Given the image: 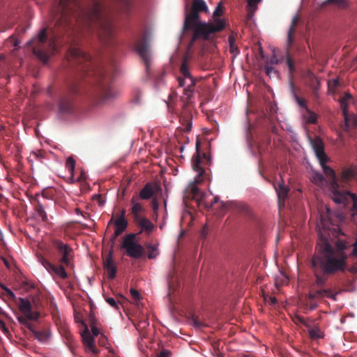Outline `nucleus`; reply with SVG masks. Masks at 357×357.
<instances>
[{
  "instance_id": "nucleus-3",
  "label": "nucleus",
  "mask_w": 357,
  "mask_h": 357,
  "mask_svg": "<svg viewBox=\"0 0 357 357\" xmlns=\"http://www.w3.org/2000/svg\"><path fill=\"white\" fill-rule=\"evenodd\" d=\"M207 11L208 8L204 0H193L190 11L188 10V6L185 7L183 30V31L192 29L194 31L188 45L189 50L192 48L197 39L202 38L204 40H208L210 39L211 34L219 32L225 28V22L220 19L215 20V23L202 22L200 20L199 13Z\"/></svg>"
},
{
  "instance_id": "nucleus-49",
  "label": "nucleus",
  "mask_w": 357,
  "mask_h": 357,
  "mask_svg": "<svg viewBox=\"0 0 357 357\" xmlns=\"http://www.w3.org/2000/svg\"><path fill=\"white\" fill-rule=\"evenodd\" d=\"M171 352L166 349H162L160 351V353L158 354L157 357H169L171 356Z\"/></svg>"
},
{
  "instance_id": "nucleus-30",
  "label": "nucleus",
  "mask_w": 357,
  "mask_h": 357,
  "mask_svg": "<svg viewBox=\"0 0 357 357\" xmlns=\"http://www.w3.org/2000/svg\"><path fill=\"white\" fill-rule=\"evenodd\" d=\"M148 250V258L150 259H155L158 255L159 251L158 249V245L147 244L146 245Z\"/></svg>"
},
{
  "instance_id": "nucleus-4",
  "label": "nucleus",
  "mask_w": 357,
  "mask_h": 357,
  "mask_svg": "<svg viewBox=\"0 0 357 357\" xmlns=\"http://www.w3.org/2000/svg\"><path fill=\"white\" fill-rule=\"evenodd\" d=\"M68 59L72 65H77L82 76L95 77L104 86L102 98L104 100H109L113 96L110 87L105 86L106 83L110 82L113 77V73L108 71L105 68L98 67L91 60L89 54L84 52L80 47L71 45L68 50Z\"/></svg>"
},
{
  "instance_id": "nucleus-12",
  "label": "nucleus",
  "mask_w": 357,
  "mask_h": 357,
  "mask_svg": "<svg viewBox=\"0 0 357 357\" xmlns=\"http://www.w3.org/2000/svg\"><path fill=\"white\" fill-rule=\"evenodd\" d=\"M211 163V158L206 153L201 154L199 149V142L196 143V153L192 156L191 165L194 171L197 172L199 176H203L205 173L206 166H210Z\"/></svg>"
},
{
  "instance_id": "nucleus-44",
  "label": "nucleus",
  "mask_w": 357,
  "mask_h": 357,
  "mask_svg": "<svg viewBox=\"0 0 357 357\" xmlns=\"http://www.w3.org/2000/svg\"><path fill=\"white\" fill-rule=\"evenodd\" d=\"M296 319L297 322L304 325L307 328H310V324L304 317L297 315V316H296Z\"/></svg>"
},
{
  "instance_id": "nucleus-7",
  "label": "nucleus",
  "mask_w": 357,
  "mask_h": 357,
  "mask_svg": "<svg viewBox=\"0 0 357 357\" xmlns=\"http://www.w3.org/2000/svg\"><path fill=\"white\" fill-rule=\"evenodd\" d=\"M327 162L320 163L324 173L328 178L329 189L331 193L332 199L337 204H342L344 206H348L352 203L353 206V216L355 215L357 211V197L355 194L351 193L347 190L341 188L338 183L335 171L326 165Z\"/></svg>"
},
{
  "instance_id": "nucleus-41",
  "label": "nucleus",
  "mask_w": 357,
  "mask_h": 357,
  "mask_svg": "<svg viewBox=\"0 0 357 357\" xmlns=\"http://www.w3.org/2000/svg\"><path fill=\"white\" fill-rule=\"evenodd\" d=\"M0 287H1L6 292L7 296L10 299H14L15 298V294L10 289L2 284L1 282Z\"/></svg>"
},
{
  "instance_id": "nucleus-34",
  "label": "nucleus",
  "mask_w": 357,
  "mask_h": 357,
  "mask_svg": "<svg viewBox=\"0 0 357 357\" xmlns=\"http://www.w3.org/2000/svg\"><path fill=\"white\" fill-rule=\"evenodd\" d=\"M149 326V322L148 318L144 316H142L139 321H138L137 328L138 330H144L146 328Z\"/></svg>"
},
{
  "instance_id": "nucleus-40",
  "label": "nucleus",
  "mask_w": 357,
  "mask_h": 357,
  "mask_svg": "<svg viewBox=\"0 0 357 357\" xmlns=\"http://www.w3.org/2000/svg\"><path fill=\"white\" fill-rule=\"evenodd\" d=\"M151 205V207H152V209H153L154 213L157 215H158V208H159V204H158V199L155 198V197H153L152 199Z\"/></svg>"
},
{
  "instance_id": "nucleus-39",
  "label": "nucleus",
  "mask_w": 357,
  "mask_h": 357,
  "mask_svg": "<svg viewBox=\"0 0 357 357\" xmlns=\"http://www.w3.org/2000/svg\"><path fill=\"white\" fill-rule=\"evenodd\" d=\"M307 112L308 113V116L307 117V121L308 123H314L317 121V115L314 112L310 111L309 109H307Z\"/></svg>"
},
{
  "instance_id": "nucleus-37",
  "label": "nucleus",
  "mask_w": 357,
  "mask_h": 357,
  "mask_svg": "<svg viewBox=\"0 0 357 357\" xmlns=\"http://www.w3.org/2000/svg\"><path fill=\"white\" fill-rule=\"evenodd\" d=\"M167 104L168 109L170 112L176 113V114L178 113V109L175 107V103L174 102L172 95L169 96V100Z\"/></svg>"
},
{
  "instance_id": "nucleus-60",
  "label": "nucleus",
  "mask_w": 357,
  "mask_h": 357,
  "mask_svg": "<svg viewBox=\"0 0 357 357\" xmlns=\"http://www.w3.org/2000/svg\"><path fill=\"white\" fill-rule=\"evenodd\" d=\"M3 262H4V264H5L8 268H9V263H8V260H7V259H3Z\"/></svg>"
},
{
  "instance_id": "nucleus-23",
  "label": "nucleus",
  "mask_w": 357,
  "mask_h": 357,
  "mask_svg": "<svg viewBox=\"0 0 357 357\" xmlns=\"http://www.w3.org/2000/svg\"><path fill=\"white\" fill-rule=\"evenodd\" d=\"M134 221L142 229L139 234L144 231L146 234H149L154 228V225L145 217H140Z\"/></svg>"
},
{
  "instance_id": "nucleus-45",
  "label": "nucleus",
  "mask_w": 357,
  "mask_h": 357,
  "mask_svg": "<svg viewBox=\"0 0 357 357\" xmlns=\"http://www.w3.org/2000/svg\"><path fill=\"white\" fill-rule=\"evenodd\" d=\"M265 72H266V74L270 77L272 75H275L277 73L275 69L273 66H265Z\"/></svg>"
},
{
  "instance_id": "nucleus-54",
  "label": "nucleus",
  "mask_w": 357,
  "mask_h": 357,
  "mask_svg": "<svg viewBox=\"0 0 357 357\" xmlns=\"http://www.w3.org/2000/svg\"><path fill=\"white\" fill-rule=\"evenodd\" d=\"M307 297L311 300L317 299L313 290L308 294Z\"/></svg>"
},
{
  "instance_id": "nucleus-51",
  "label": "nucleus",
  "mask_w": 357,
  "mask_h": 357,
  "mask_svg": "<svg viewBox=\"0 0 357 357\" xmlns=\"http://www.w3.org/2000/svg\"><path fill=\"white\" fill-rule=\"evenodd\" d=\"M94 199L98 201L99 205H102L104 204V200L102 199L101 195H96L94 196Z\"/></svg>"
},
{
  "instance_id": "nucleus-32",
  "label": "nucleus",
  "mask_w": 357,
  "mask_h": 357,
  "mask_svg": "<svg viewBox=\"0 0 357 357\" xmlns=\"http://www.w3.org/2000/svg\"><path fill=\"white\" fill-rule=\"evenodd\" d=\"M289 48L290 47L287 46V64L290 74H293L296 72V68L294 66V60L289 56Z\"/></svg>"
},
{
  "instance_id": "nucleus-31",
  "label": "nucleus",
  "mask_w": 357,
  "mask_h": 357,
  "mask_svg": "<svg viewBox=\"0 0 357 357\" xmlns=\"http://www.w3.org/2000/svg\"><path fill=\"white\" fill-rule=\"evenodd\" d=\"M290 86H291V91L294 94V96L297 103L299 105L300 107L305 108L307 110V109H308V108L307 107L306 102L304 99L299 98L296 95V93L295 92L294 84V82H292V80L290 81Z\"/></svg>"
},
{
  "instance_id": "nucleus-15",
  "label": "nucleus",
  "mask_w": 357,
  "mask_h": 357,
  "mask_svg": "<svg viewBox=\"0 0 357 357\" xmlns=\"http://www.w3.org/2000/svg\"><path fill=\"white\" fill-rule=\"evenodd\" d=\"M162 190L160 185L155 182L146 183L140 190L138 195L139 199L148 200Z\"/></svg>"
},
{
  "instance_id": "nucleus-9",
  "label": "nucleus",
  "mask_w": 357,
  "mask_h": 357,
  "mask_svg": "<svg viewBox=\"0 0 357 357\" xmlns=\"http://www.w3.org/2000/svg\"><path fill=\"white\" fill-rule=\"evenodd\" d=\"M56 39L47 41V29H43L37 38L27 43L34 55L43 63H46L51 53L56 50Z\"/></svg>"
},
{
  "instance_id": "nucleus-21",
  "label": "nucleus",
  "mask_w": 357,
  "mask_h": 357,
  "mask_svg": "<svg viewBox=\"0 0 357 357\" xmlns=\"http://www.w3.org/2000/svg\"><path fill=\"white\" fill-rule=\"evenodd\" d=\"M104 268L107 271L108 278L114 279L116 275V266L112 259V252H109L107 257L104 261Z\"/></svg>"
},
{
  "instance_id": "nucleus-16",
  "label": "nucleus",
  "mask_w": 357,
  "mask_h": 357,
  "mask_svg": "<svg viewBox=\"0 0 357 357\" xmlns=\"http://www.w3.org/2000/svg\"><path fill=\"white\" fill-rule=\"evenodd\" d=\"M19 322L25 328H27L33 334L34 338L37 339L41 342H45L50 337V333L47 331H36L34 328V325L26 319L20 317Z\"/></svg>"
},
{
  "instance_id": "nucleus-58",
  "label": "nucleus",
  "mask_w": 357,
  "mask_h": 357,
  "mask_svg": "<svg viewBox=\"0 0 357 357\" xmlns=\"http://www.w3.org/2000/svg\"><path fill=\"white\" fill-rule=\"evenodd\" d=\"M194 324L197 327H201L202 326V324L197 319H194Z\"/></svg>"
},
{
  "instance_id": "nucleus-11",
  "label": "nucleus",
  "mask_w": 357,
  "mask_h": 357,
  "mask_svg": "<svg viewBox=\"0 0 357 357\" xmlns=\"http://www.w3.org/2000/svg\"><path fill=\"white\" fill-rule=\"evenodd\" d=\"M352 97L349 93H346L340 100V107L344 116V123L342 125L343 130L346 132H351L357 126V116L350 114L348 111V104Z\"/></svg>"
},
{
  "instance_id": "nucleus-2",
  "label": "nucleus",
  "mask_w": 357,
  "mask_h": 357,
  "mask_svg": "<svg viewBox=\"0 0 357 357\" xmlns=\"http://www.w3.org/2000/svg\"><path fill=\"white\" fill-rule=\"evenodd\" d=\"M347 241L334 239L328 230L320 231L315 252L311 259V268L315 284L322 287L328 278L347 268Z\"/></svg>"
},
{
  "instance_id": "nucleus-63",
  "label": "nucleus",
  "mask_w": 357,
  "mask_h": 357,
  "mask_svg": "<svg viewBox=\"0 0 357 357\" xmlns=\"http://www.w3.org/2000/svg\"><path fill=\"white\" fill-rule=\"evenodd\" d=\"M66 338L68 340H70L71 339V335L69 333V334H67L66 335Z\"/></svg>"
},
{
  "instance_id": "nucleus-27",
  "label": "nucleus",
  "mask_w": 357,
  "mask_h": 357,
  "mask_svg": "<svg viewBox=\"0 0 357 357\" xmlns=\"http://www.w3.org/2000/svg\"><path fill=\"white\" fill-rule=\"evenodd\" d=\"M115 236L121 235L128 227V223L126 220H115Z\"/></svg>"
},
{
  "instance_id": "nucleus-52",
  "label": "nucleus",
  "mask_w": 357,
  "mask_h": 357,
  "mask_svg": "<svg viewBox=\"0 0 357 357\" xmlns=\"http://www.w3.org/2000/svg\"><path fill=\"white\" fill-rule=\"evenodd\" d=\"M270 63L271 64H278L280 63V60L276 57L275 54L270 59Z\"/></svg>"
},
{
  "instance_id": "nucleus-33",
  "label": "nucleus",
  "mask_w": 357,
  "mask_h": 357,
  "mask_svg": "<svg viewBox=\"0 0 357 357\" xmlns=\"http://www.w3.org/2000/svg\"><path fill=\"white\" fill-rule=\"evenodd\" d=\"M66 167L69 170V172L71 174V176H73L75 167V160L73 159V157L70 156L67 158Z\"/></svg>"
},
{
  "instance_id": "nucleus-57",
  "label": "nucleus",
  "mask_w": 357,
  "mask_h": 357,
  "mask_svg": "<svg viewBox=\"0 0 357 357\" xmlns=\"http://www.w3.org/2000/svg\"><path fill=\"white\" fill-rule=\"evenodd\" d=\"M163 74L158 75L156 77V83H158L160 80L162 79Z\"/></svg>"
},
{
  "instance_id": "nucleus-35",
  "label": "nucleus",
  "mask_w": 357,
  "mask_h": 357,
  "mask_svg": "<svg viewBox=\"0 0 357 357\" xmlns=\"http://www.w3.org/2000/svg\"><path fill=\"white\" fill-rule=\"evenodd\" d=\"M309 334L311 338L318 339L322 337L321 331L318 328H309Z\"/></svg>"
},
{
  "instance_id": "nucleus-8",
  "label": "nucleus",
  "mask_w": 357,
  "mask_h": 357,
  "mask_svg": "<svg viewBox=\"0 0 357 357\" xmlns=\"http://www.w3.org/2000/svg\"><path fill=\"white\" fill-rule=\"evenodd\" d=\"M88 324L91 329V333L87 325H85V328L82 333L83 342L88 350L93 354L98 352L94 344V338L100 335L99 343L101 345H105L106 343V337L101 333L102 324L100 321L91 313L87 319Z\"/></svg>"
},
{
  "instance_id": "nucleus-6",
  "label": "nucleus",
  "mask_w": 357,
  "mask_h": 357,
  "mask_svg": "<svg viewBox=\"0 0 357 357\" xmlns=\"http://www.w3.org/2000/svg\"><path fill=\"white\" fill-rule=\"evenodd\" d=\"M180 72L183 77L178 78V85L181 87H184L187 85V87L183 89V96L181 97L182 109L179 114V120L184 127L185 132H188L192 129V107L191 105V98L193 96L196 79L190 73L186 56L183 59Z\"/></svg>"
},
{
  "instance_id": "nucleus-14",
  "label": "nucleus",
  "mask_w": 357,
  "mask_h": 357,
  "mask_svg": "<svg viewBox=\"0 0 357 357\" xmlns=\"http://www.w3.org/2000/svg\"><path fill=\"white\" fill-rule=\"evenodd\" d=\"M19 309L23 314V316H18L19 318L22 317L26 319L28 321H36L39 317V313L32 310V306L29 301L23 298H19Z\"/></svg>"
},
{
  "instance_id": "nucleus-25",
  "label": "nucleus",
  "mask_w": 357,
  "mask_h": 357,
  "mask_svg": "<svg viewBox=\"0 0 357 357\" xmlns=\"http://www.w3.org/2000/svg\"><path fill=\"white\" fill-rule=\"evenodd\" d=\"M298 22V16H294L291 20V24L288 31L287 43V46L288 47H291L294 42V34L296 32V26H297Z\"/></svg>"
},
{
  "instance_id": "nucleus-1",
  "label": "nucleus",
  "mask_w": 357,
  "mask_h": 357,
  "mask_svg": "<svg viewBox=\"0 0 357 357\" xmlns=\"http://www.w3.org/2000/svg\"><path fill=\"white\" fill-rule=\"evenodd\" d=\"M54 20L59 29L68 28L73 21L83 29L96 33L105 44H109L114 35L112 13L103 0H91L83 8L79 0H56Z\"/></svg>"
},
{
  "instance_id": "nucleus-17",
  "label": "nucleus",
  "mask_w": 357,
  "mask_h": 357,
  "mask_svg": "<svg viewBox=\"0 0 357 357\" xmlns=\"http://www.w3.org/2000/svg\"><path fill=\"white\" fill-rule=\"evenodd\" d=\"M310 143L317 157L319 163L327 162L328 158L324 151V144L321 137L316 136L314 139L310 138Z\"/></svg>"
},
{
  "instance_id": "nucleus-29",
  "label": "nucleus",
  "mask_w": 357,
  "mask_h": 357,
  "mask_svg": "<svg viewBox=\"0 0 357 357\" xmlns=\"http://www.w3.org/2000/svg\"><path fill=\"white\" fill-rule=\"evenodd\" d=\"M324 5H331L337 8H344L347 6V0H326Z\"/></svg>"
},
{
  "instance_id": "nucleus-64",
  "label": "nucleus",
  "mask_w": 357,
  "mask_h": 357,
  "mask_svg": "<svg viewBox=\"0 0 357 357\" xmlns=\"http://www.w3.org/2000/svg\"><path fill=\"white\" fill-rule=\"evenodd\" d=\"M4 58H5L3 54H1L0 55V61H3L4 59Z\"/></svg>"
},
{
  "instance_id": "nucleus-46",
  "label": "nucleus",
  "mask_w": 357,
  "mask_h": 357,
  "mask_svg": "<svg viewBox=\"0 0 357 357\" xmlns=\"http://www.w3.org/2000/svg\"><path fill=\"white\" fill-rule=\"evenodd\" d=\"M313 180L316 183H321L324 181V178L321 174L317 173L314 175Z\"/></svg>"
},
{
  "instance_id": "nucleus-50",
  "label": "nucleus",
  "mask_w": 357,
  "mask_h": 357,
  "mask_svg": "<svg viewBox=\"0 0 357 357\" xmlns=\"http://www.w3.org/2000/svg\"><path fill=\"white\" fill-rule=\"evenodd\" d=\"M352 246H353L352 255L357 256V238L355 239L354 242L352 244Z\"/></svg>"
},
{
  "instance_id": "nucleus-28",
  "label": "nucleus",
  "mask_w": 357,
  "mask_h": 357,
  "mask_svg": "<svg viewBox=\"0 0 357 357\" xmlns=\"http://www.w3.org/2000/svg\"><path fill=\"white\" fill-rule=\"evenodd\" d=\"M35 211L37 213L38 216H40L43 222L47 221V215L45 211L43 205L37 200L34 205Z\"/></svg>"
},
{
  "instance_id": "nucleus-47",
  "label": "nucleus",
  "mask_w": 357,
  "mask_h": 357,
  "mask_svg": "<svg viewBox=\"0 0 357 357\" xmlns=\"http://www.w3.org/2000/svg\"><path fill=\"white\" fill-rule=\"evenodd\" d=\"M223 13V7L219 4L213 12L214 17H220Z\"/></svg>"
},
{
  "instance_id": "nucleus-48",
  "label": "nucleus",
  "mask_w": 357,
  "mask_h": 357,
  "mask_svg": "<svg viewBox=\"0 0 357 357\" xmlns=\"http://www.w3.org/2000/svg\"><path fill=\"white\" fill-rule=\"evenodd\" d=\"M121 3L123 5V6L124 7V9L125 10H128L130 6H131V3H132V0H119Z\"/></svg>"
},
{
  "instance_id": "nucleus-62",
  "label": "nucleus",
  "mask_w": 357,
  "mask_h": 357,
  "mask_svg": "<svg viewBox=\"0 0 357 357\" xmlns=\"http://www.w3.org/2000/svg\"><path fill=\"white\" fill-rule=\"evenodd\" d=\"M117 237H118V236H115V232H114V233L113 236L112 237V241H114Z\"/></svg>"
},
{
  "instance_id": "nucleus-53",
  "label": "nucleus",
  "mask_w": 357,
  "mask_h": 357,
  "mask_svg": "<svg viewBox=\"0 0 357 357\" xmlns=\"http://www.w3.org/2000/svg\"><path fill=\"white\" fill-rule=\"evenodd\" d=\"M126 210L122 209L121 211L119 216L116 220H126Z\"/></svg>"
},
{
  "instance_id": "nucleus-43",
  "label": "nucleus",
  "mask_w": 357,
  "mask_h": 357,
  "mask_svg": "<svg viewBox=\"0 0 357 357\" xmlns=\"http://www.w3.org/2000/svg\"><path fill=\"white\" fill-rule=\"evenodd\" d=\"M105 301H107V303L109 305H111L114 308H115V309H118L119 308V305H118L117 302L116 301V300L114 298L107 297L105 299Z\"/></svg>"
},
{
  "instance_id": "nucleus-19",
  "label": "nucleus",
  "mask_w": 357,
  "mask_h": 357,
  "mask_svg": "<svg viewBox=\"0 0 357 357\" xmlns=\"http://www.w3.org/2000/svg\"><path fill=\"white\" fill-rule=\"evenodd\" d=\"M303 77L307 82L309 86L312 89L315 96H318V91L320 87V82L318 77L310 70L305 72Z\"/></svg>"
},
{
  "instance_id": "nucleus-5",
  "label": "nucleus",
  "mask_w": 357,
  "mask_h": 357,
  "mask_svg": "<svg viewBox=\"0 0 357 357\" xmlns=\"http://www.w3.org/2000/svg\"><path fill=\"white\" fill-rule=\"evenodd\" d=\"M52 257L58 264H53L43 257L39 259V261L53 278L67 279L68 275L66 267H70L72 265L74 257L73 248L62 241L54 239L52 241Z\"/></svg>"
},
{
  "instance_id": "nucleus-10",
  "label": "nucleus",
  "mask_w": 357,
  "mask_h": 357,
  "mask_svg": "<svg viewBox=\"0 0 357 357\" xmlns=\"http://www.w3.org/2000/svg\"><path fill=\"white\" fill-rule=\"evenodd\" d=\"M136 234H129L124 236L121 248L126 250V253L130 257L139 259L144 255V248L135 241Z\"/></svg>"
},
{
  "instance_id": "nucleus-42",
  "label": "nucleus",
  "mask_w": 357,
  "mask_h": 357,
  "mask_svg": "<svg viewBox=\"0 0 357 357\" xmlns=\"http://www.w3.org/2000/svg\"><path fill=\"white\" fill-rule=\"evenodd\" d=\"M261 0H247L248 6L253 9L255 11L257 9V6Z\"/></svg>"
},
{
  "instance_id": "nucleus-61",
  "label": "nucleus",
  "mask_w": 357,
  "mask_h": 357,
  "mask_svg": "<svg viewBox=\"0 0 357 357\" xmlns=\"http://www.w3.org/2000/svg\"><path fill=\"white\" fill-rule=\"evenodd\" d=\"M316 307H317V305H316V304H311V305H310V310H314V309H315Z\"/></svg>"
},
{
  "instance_id": "nucleus-56",
  "label": "nucleus",
  "mask_w": 357,
  "mask_h": 357,
  "mask_svg": "<svg viewBox=\"0 0 357 357\" xmlns=\"http://www.w3.org/2000/svg\"><path fill=\"white\" fill-rule=\"evenodd\" d=\"M349 271L352 273H356L357 272V267H356L355 266L351 267L349 268Z\"/></svg>"
},
{
  "instance_id": "nucleus-59",
  "label": "nucleus",
  "mask_w": 357,
  "mask_h": 357,
  "mask_svg": "<svg viewBox=\"0 0 357 357\" xmlns=\"http://www.w3.org/2000/svg\"><path fill=\"white\" fill-rule=\"evenodd\" d=\"M270 300H271V304L274 305V304L277 303V299L275 297H271Z\"/></svg>"
},
{
  "instance_id": "nucleus-36",
  "label": "nucleus",
  "mask_w": 357,
  "mask_h": 357,
  "mask_svg": "<svg viewBox=\"0 0 357 357\" xmlns=\"http://www.w3.org/2000/svg\"><path fill=\"white\" fill-rule=\"evenodd\" d=\"M340 82L337 79H333L328 82V88L330 92H334L335 90L340 86Z\"/></svg>"
},
{
  "instance_id": "nucleus-20",
  "label": "nucleus",
  "mask_w": 357,
  "mask_h": 357,
  "mask_svg": "<svg viewBox=\"0 0 357 357\" xmlns=\"http://www.w3.org/2000/svg\"><path fill=\"white\" fill-rule=\"evenodd\" d=\"M139 197L137 195H134L130 199L131 204V213L133 216L134 220L136 219H139V218L142 217L140 214L144 213L145 209L142 204L139 202Z\"/></svg>"
},
{
  "instance_id": "nucleus-26",
  "label": "nucleus",
  "mask_w": 357,
  "mask_h": 357,
  "mask_svg": "<svg viewBox=\"0 0 357 357\" xmlns=\"http://www.w3.org/2000/svg\"><path fill=\"white\" fill-rule=\"evenodd\" d=\"M317 299L323 298H331L335 300L336 294H334L330 289H321L313 290Z\"/></svg>"
},
{
  "instance_id": "nucleus-55",
  "label": "nucleus",
  "mask_w": 357,
  "mask_h": 357,
  "mask_svg": "<svg viewBox=\"0 0 357 357\" xmlns=\"http://www.w3.org/2000/svg\"><path fill=\"white\" fill-rule=\"evenodd\" d=\"M221 206H222V208L224 211H225L226 210L228 209L229 208V204H224V203H221Z\"/></svg>"
},
{
  "instance_id": "nucleus-38",
  "label": "nucleus",
  "mask_w": 357,
  "mask_h": 357,
  "mask_svg": "<svg viewBox=\"0 0 357 357\" xmlns=\"http://www.w3.org/2000/svg\"><path fill=\"white\" fill-rule=\"evenodd\" d=\"M130 291L132 296V298L133 299V301L136 303V305H138V302L140 301L141 298L139 291L135 289H131Z\"/></svg>"
},
{
  "instance_id": "nucleus-22",
  "label": "nucleus",
  "mask_w": 357,
  "mask_h": 357,
  "mask_svg": "<svg viewBox=\"0 0 357 357\" xmlns=\"http://www.w3.org/2000/svg\"><path fill=\"white\" fill-rule=\"evenodd\" d=\"M274 187L278 195V204L280 208H281L285 204V201L288 196L289 189L282 183H278L277 185H275Z\"/></svg>"
},
{
  "instance_id": "nucleus-13",
  "label": "nucleus",
  "mask_w": 357,
  "mask_h": 357,
  "mask_svg": "<svg viewBox=\"0 0 357 357\" xmlns=\"http://www.w3.org/2000/svg\"><path fill=\"white\" fill-rule=\"evenodd\" d=\"M78 81H72L68 85V93L63 96L59 102V109L63 113H68L73 108V96L78 93Z\"/></svg>"
},
{
  "instance_id": "nucleus-18",
  "label": "nucleus",
  "mask_w": 357,
  "mask_h": 357,
  "mask_svg": "<svg viewBox=\"0 0 357 357\" xmlns=\"http://www.w3.org/2000/svg\"><path fill=\"white\" fill-rule=\"evenodd\" d=\"M136 51L144 61L146 66V72L149 73V65L151 63V54L149 45L146 40H143L139 44L137 45Z\"/></svg>"
},
{
  "instance_id": "nucleus-24",
  "label": "nucleus",
  "mask_w": 357,
  "mask_h": 357,
  "mask_svg": "<svg viewBox=\"0 0 357 357\" xmlns=\"http://www.w3.org/2000/svg\"><path fill=\"white\" fill-rule=\"evenodd\" d=\"M356 175V167H344L342 171V174L340 176V183L343 184L348 183L351 180H353Z\"/></svg>"
}]
</instances>
